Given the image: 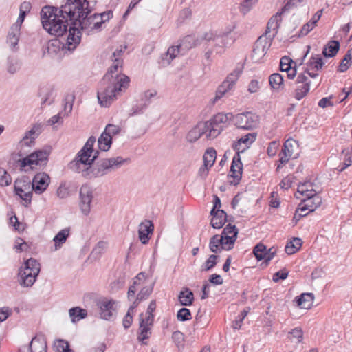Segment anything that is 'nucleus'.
<instances>
[{
  "instance_id": "15",
  "label": "nucleus",
  "mask_w": 352,
  "mask_h": 352,
  "mask_svg": "<svg viewBox=\"0 0 352 352\" xmlns=\"http://www.w3.org/2000/svg\"><path fill=\"white\" fill-rule=\"evenodd\" d=\"M310 80L305 73H300L296 78L297 87L294 91V98L300 100L307 96L310 90Z\"/></svg>"
},
{
  "instance_id": "8",
  "label": "nucleus",
  "mask_w": 352,
  "mask_h": 352,
  "mask_svg": "<svg viewBox=\"0 0 352 352\" xmlns=\"http://www.w3.org/2000/svg\"><path fill=\"white\" fill-rule=\"evenodd\" d=\"M242 71L243 67L238 66L232 72L227 76L226 80L219 86L216 91L215 97L212 100L213 104L233 89Z\"/></svg>"
},
{
  "instance_id": "18",
  "label": "nucleus",
  "mask_w": 352,
  "mask_h": 352,
  "mask_svg": "<svg viewBox=\"0 0 352 352\" xmlns=\"http://www.w3.org/2000/svg\"><path fill=\"white\" fill-rule=\"evenodd\" d=\"M50 178L45 173H37L33 178L32 183V190L36 194H42L49 186Z\"/></svg>"
},
{
  "instance_id": "56",
  "label": "nucleus",
  "mask_w": 352,
  "mask_h": 352,
  "mask_svg": "<svg viewBox=\"0 0 352 352\" xmlns=\"http://www.w3.org/2000/svg\"><path fill=\"white\" fill-rule=\"evenodd\" d=\"M218 256L212 254L209 256V258L206 261V262L202 265L203 271H209L212 267H214L217 264V259Z\"/></svg>"
},
{
  "instance_id": "39",
  "label": "nucleus",
  "mask_w": 352,
  "mask_h": 352,
  "mask_svg": "<svg viewBox=\"0 0 352 352\" xmlns=\"http://www.w3.org/2000/svg\"><path fill=\"white\" fill-rule=\"evenodd\" d=\"M112 144V138L109 135L103 132L98 140V145L100 150L107 151Z\"/></svg>"
},
{
  "instance_id": "37",
  "label": "nucleus",
  "mask_w": 352,
  "mask_h": 352,
  "mask_svg": "<svg viewBox=\"0 0 352 352\" xmlns=\"http://www.w3.org/2000/svg\"><path fill=\"white\" fill-rule=\"evenodd\" d=\"M269 82L274 90L279 91L283 87V77L278 73L271 74L269 77Z\"/></svg>"
},
{
  "instance_id": "26",
  "label": "nucleus",
  "mask_w": 352,
  "mask_h": 352,
  "mask_svg": "<svg viewBox=\"0 0 352 352\" xmlns=\"http://www.w3.org/2000/svg\"><path fill=\"white\" fill-rule=\"evenodd\" d=\"M242 170L243 164L241 161L240 155L235 154L230 167V172L232 173L230 176L236 179L237 182L241 179Z\"/></svg>"
},
{
  "instance_id": "60",
  "label": "nucleus",
  "mask_w": 352,
  "mask_h": 352,
  "mask_svg": "<svg viewBox=\"0 0 352 352\" xmlns=\"http://www.w3.org/2000/svg\"><path fill=\"white\" fill-rule=\"evenodd\" d=\"M308 0H289L288 2L282 8V12H286L292 8L293 7L300 6L306 3Z\"/></svg>"
},
{
  "instance_id": "58",
  "label": "nucleus",
  "mask_w": 352,
  "mask_h": 352,
  "mask_svg": "<svg viewBox=\"0 0 352 352\" xmlns=\"http://www.w3.org/2000/svg\"><path fill=\"white\" fill-rule=\"evenodd\" d=\"M236 234V238H237L238 230L235 226H232L230 223L228 224L223 230L221 236L224 237L232 236Z\"/></svg>"
},
{
  "instance_id": "16",
  "label": "nucleus",
  "mask_w": 352,
  "mask_h": 352,
  "mask_svg": "<svg viewBox=\"0 0 352 352\" xmlns=\"http://www.w3.org/2000/svg\"><path fill=\"white\" fill-rule=\"evenodd\" d=\"M47 343L42 336L34 337L29 345L20 347L19 352H47Z\"/></svg>"
},
{
  "instance_id": "41",
  "label": "nucleus",
  "mask_w": 352,
  "mask_h": 352,
  "mask_svg": "<svg viewBox=\"0 0 352 352\" xmlns=\"http://www.w3.org/2000/svg\"><path fill=\"white\" fill-rule=\"evenodd\" d=\"M302 245V240L300 238H293L292 241L287 243L285 250L287 254L296 253Z\"/></svg>"
},
{
  "instance_id": "1",
  "label": "nucleus",
  "mask_w": 352,
  "mask_h": 352,
  "mask_svg": "<svg viewBox=\"0 0 352 352\" xmlns=\"http://www.w3.org/2000/svg\"><path fill=\"white\" fill-rule=\"evenodd\" d=\"M91 10L87 0H66L60 8L47 6L42 8L41 19L43 28L51 35L63 36L67 30L69 22L80 27L88 34L101 29L97 14L89 16ZM99 22V20H98Z\"/></svg>"
},
{
  "instance_id": "23",
  "label": "nucleus",
  "mask_w": 352,
  "mask_h": 352,
  "mask_svg": "<svg viewBox=\"0 0 352 352\" xmlns=\"http://www.w3.org/2000/svg\"><path fill=\"white\" fill-rule=\"evenodd\" d=\"M30 186L29 184H23L19 186L17 182L14 185V191L16 195H19L20 198L24 201V206H28L32 201V192L30 190Z\"/></svg>"
},
{
  "instance_id": "12",
  "label": "nucleus",
  "mask_w": 352,
  "mask_h": 352,
  "mask_svg": "<svg viewBox=\"0 0 352 352\" xmlns=\"http://www.w3.org/2000/svg\"><path fill=\"white\" fill-rule=\"evenodd\" d=\"M80 209L82 213L87 216L91 211V204L93 199V190L88 185H82L80 189Z\"/></svg>"
},
{
  "instance_id": "11",
  "label": "nucleus",
  "mask_w": 352,
  "mask_h": 352,
  "mask_svg": "<svg viewBox=\"0 0 352 352\" xmlns=\"http://www.w3.org/2000/svg\"><path fill=\"white\" fill-rule=\"evenodd\" d=\"M202 40L206 43L214 44V51L217 54H221L224 51V47L228 44L227 34H217L214 32H206L202 36Z\"/></svg>"
},
{
  "instance_id": "28",
  "label": "nucleus",
  "mask_w": 352,
  "mask_h": 352,
  "mask_svg": "<svg viewBox=\"0 0 352 352\" xmlns=\"http://www.w3.org/2000/svg\"><path fill=\"white\" fill-rule=\"evenodd\" d=\"M157 95V91L155 90H147L144 92L142 100L144 102L143 107L139 109L138 107H133L132 109L131 116L136 115L142 113L143 110L146 109L151 103V98L155 97Z\"/></svg>"
},
{
  "instance_id": "6",
  "label": "nucleus",
  "mask_w": 352,
  "mask_h": 352,
  "mask_svg": "<svg viewBox=\"0 0 352 352\" xmlns=\"http://www.w3.org/2000/svg\"><path fill=\"white\" fill-rule=\"evenodd\" d=\"M48 151L38 150L19 160L18 164L21 170L28 171L33 170L36 166L45 164L48 159Z\"/></svg>"
},
{
  "instance_id": "32",
  "label": "nucleus",
  "mask_w": 352,
  "mask_h": 352,
  "mask_svg": "<svg viewBox=\"0 0 352 352\" xmlns=\"http://www.w3.org/2000/svg\"><path fill=\"white\" fill-rule=\"evenodd\" d=\"M203 41H205L202 40V36H201V38H195L194 36L188 35L181 41L179 45L181 48L189 50L193 47L201 45Z\"/></svg>"
},
{
  "instance_id": "35",
  "label": "nucleus",
  "mask_w": 352,
  "mask_h": 352,
  "mask_svg": "<svg viewBox=\"0 0 352 352\" xmlns=\"http://www.w3.org/2000/svg\"><path fill=\"white\" fill-rule=\"evenodd\" d=\"M69 315L73 323L78 322L81 319H84L87 316L86 309H82L80 307H72L69 310Z\"/></svg>"
},
{
  "instance_id": "30",
  "label": "nucleus",
  "mask_w": 352,
  "mask_h": 352,
  "mask_svg": "<svg viewBox=\"0 0 352 352\" xmlns=\"http://www.w3.org/2000/svg\"><path fill=\"white\" fill-rule=\"evenodd\" d=\"M179 48H181L180 45L170 47L167 52L162 56L161 65L163 67L168 65L179 53Z\"/></svg>"
},
{
  "instance_id": "19",
  "label": "nucleus",
  "mask_w": 352,
  "mask_h": 352,
  "mask_svg": "<svg viewBox=\"0 0 352 352\" xmlns=\"http://www.w3.org/2000/svg\"><path fill=\"white\" fill-rule=\"evenodd\" d=\"M97 305L100 308L101 318L107 320L113 318L115 312V301L104 298L99 300Z\"/></svg>"
},
{
  "instance_id": "20",
  "label": "nucleus",
  "mask_w": 352,
  "mask_h": 352,
  "mask_svg": "<svg viewBox=\"0 0 352 352\" xmlns=\"http://www.w3.org/2000/svg\"><path fill=\"white\" fill-rule=\"evenodd\" d=\"M209 130L207 124L205 122L198 123L193 129H192L186 136V140L189 142H195L200 138L202 135H206L207 138V133Z\"/></svg>"
},
{
  "instance_id": "45",
  "label": "nucleus",
  "mask_w": 352,
  "mask_h": 352,
  "mask_svg": "<svg viewBox=\"0 0 352 352\" xmlns=\"http://www.w3.org/2000/svg\"><path fill=\"white\" fill-rule=\"evenodd\" d=\"M288 338L296 344L300 343L303 338V332L300 327H296L289 332Z\"/></svg>"
},
{
  "instance_id": "48",
  "label": "nucleus",
  "mask_w": 352,
  "mask_h": 352,
  "mask_svg": "<svg viewBox=\"0 0 352 352\" xmlns=\"http://www.w3.org/2000/svg\"><path fill=\"white\" fill-rule=\"evenodd\" d=\"M292 155V151L288 148V142H286L279 154V161L281 164H286Z\"/></svg>"
},
{
  "instance_id": "54",
  "label": "nucleus",
  "mask_w": 352,
  "mask_h": 352,
  "mask_svg": "<svg viewBox=\"0 0 352 352\" xmlns=\"http://www.w3.org/2000/svg\"><path fill=\"white\" fill-rule=\"evenodd\" d=\"M12 182V178L7 171L0 168V186H9Z\"/></svg>"
},
{
  "instance_id": "13",
  "label": "nucleus",
  "mask_w": 352,
  "mask_h": 352,
  "mask_svg": "<svg viewBox=\"0 0 352 352\" xmlns=\"http://www.w3.org/2000/svg\"><path fill=\"white\" fill-rule=\"evenodd\" d=\"M306 185L311 186V183L307 182L300 184L298 187V192L300 193L301 195L307 197V199H304L305 202L311 204V208H313V210L314 211L317 208H318L321 205L322 199L320 197L316 195V192L314 189H305V186Z\"/></svg>"
},
{
  "instance_id": "27",
  "label": "nucleus",
  "mask_w": 352,
  "mask_h": 352,
  "mask_svg": "<svg viewBox=\"0 0 352 352\" xmlns=\"http://www.w3.org/2000/svg\"><path fill=\"white\" fill-rule=\"evenodd\" d=\"M20 34L21 28H19L18 25H12L10 27L7 36V43L12 50H14L18 45Z\"/></svg>"
},
{
  "instance_id": "33",
  "label": "nucleus",
  "mask_w": 352,
  "mask_h": 352,
  "mask_svg": "<svg viewBox=\"0 0 352 352\" xmlns=\"http://www.w3.org/2000/svg\"><path fill=\"white\" fill-rule=\"evenodd\" d=\"M324 65V62L321 55L317 54H312L307 63V68L315 69L317 72L322 69Z\"/></svg>"
},
{
  "instance_id": "40",
  "label": "nucleus",
  "mask_w": 352,
  "mask_h": 352,
  "mask_svg": "<svg viewBox=\"0 0 352 352\" xmlns=\"http://www.w3.org/2000/svg\"><path fill=\"white\" fill-rule=\"evenodd\" d=\"M154 283L144 287L137 295L133 303L137 302V306L139 302L146 299L152 293L153 290Z\"/></svg>"
},
{
  "instance_id": "34",
  "label": "nucleus",
  "mask_w": 352,
  "mask_h": 352,
  "mask_svg": "<svg viewBox=\"0 0 352 352\" xmlns=\"http://www.w3.org/2000/svg\"><path fill=\"white\" fill-rule=\"evenodd\" d=\"M70 234V228H66L59 231L54 237L55 250L60 249L63 243H65L67 239Z\"/></svg>"
},
{
  "instance_id": "62",
  "label": "nucleus",
  "mask_w": 352,
  "mask_h": 352,
  "mask_svg": "<svg viewBox=\"0 0 352 352\" xmlns=\"http://www.w3.org/2000/svg\"><path fill=\"white\" fill-rule=\"evenodd\" d=\"M177 317L179 321H187L191 318V313L188 309L183 307L178 311Z\"/></svg>"
},
{
  "instance_id": "49",
  "label": "nucleus",
  "mask_w": 352,
  "mask_h": 352,
  "mask_svg": "<svg viewBox=\"0 0 352 352\" xmlns=\"http://www.w3.org/2000/svg\"><path fill=\"white\" fill-rule=\"evenodd\" d=\"M137 307V302L133 303V305L129 308L126 314L124 316L122 324L124 329H128L132 324L133 322V316L131 313L133 311L134 309Z\"/></svg>"
},
{
  "instance_id": "63",
  "label": "nucleus",
  "mask_w": 352,
  "mask_h": 352,
  "mask_svg": "<svg viewBox=\"0 0 352 352\" xmlns=\"http://www.w3.org/2000/svg\"><path fill=\"white\" fill-rule=\"evenodd\" d=\"M120 131L121 128L119 126L109 124L106 126L104 132L112 138V136L120 133Z\"/></svg>"
},
{
  "instance_id": "51",
  "label": "nucleus",
  "mask_w": 352,
  "mask_h": 352,
  "mask_svg": "<svg viewBox=\"0 0 352 352\" xmlns=\"http://www.w3.org/2000/svg\"><path fill=\"white\" fill-rule=\"evenodd\" d=\"M267 248L263 243L257 244L253 250V253L258 261L263 260Z\"/></svg>"
},
{
  "instance_id": "24",
  "label": "nucleus",
  "mask_w": 352,
  "mask_h": 352,
  "mask_svg": "<svg viewBox=\"0 0 352 352\" xmlns=\"http://www.w3.org/2000/svg\"><path fill=\"white\" fill-rule=\"evenodd\" d=\"M210 215L212 217L210 224L215 229L221 228L226 222L227 214L223 210H211Z\"/></svg>"
},
{
  "instance_id": "17",
  "label": "nucleus",
  "mask_w": 352,
  "mask_h": 352,
  "mask_svg": "<svg viewBox=\"0 0 352 352\" xmlns=\"http://www.w3.org/2000/svg\"><path fill=\"white\" fill-rule=\"evenodd\" d=\"M257 134L256 133H250L239 138L232 144L233 149L236 154L240 155L250 148L251 144L256 140Z\"/></svg>"
},
{
  "instance_id": "64",
  "label": "nucleus",
  "mask_w": 352,
  "mask_h": 352,
  "mask_svg": "<svg viewBox=\"0 0 352 352\" xmlns=\"http://www.w3.org/2000/svg\"><path fill=\"white\" fill-rule=\"evenodd\" d=\"M56 195L60 199H65L69 197V191L65 184H61L57 189Z\"/></svg>"
},
{
  "instance_id": "14",
  "label": "nucleus",
  "mask_w": 352,
  "mask_h": 352,
  "mask_svg": "<svg viewBox=\"0 0 352 352\" xmlns=\"http://www.w3.org/2000/svg\"><path fill=\"white\" fill-rule=\"evenodd\" d=\"M271 43V38L263 35L258 37L254 43V47L252 50V59L257 62L263 58L270 47Z\"/></svg>"
},
{
  "instance_id": "59",
  "label": "nucleus",
  "mask_w": 352,
  "mask_h": 352,
  "mask_svg": "<svg viewBox=\"0 0 352 352\" xmlns=\"http://www.w3.org/2000/svg\"><path fill=\"white\" fill-rule=\"evenodd\" d=\"M112 16H113V12L111 11L104 12L101 14H97L96 19L98 21L99 20V22L97 21L95 23V25H100V26L102 27V25L104 22L109 21Z\"/></svg>"
},
{
  "instance_id": "31",
  "label": "nucleus",
  "mask_w": 352,
  "mask_h": 352,
  "mask_svg": "<svg viewBox=\"0 0 352 352\" xmlns=\"http://www.w3.org/2000/svg\"><path fill=\"white\" fill-rule=\"evenodd\" d=\"M340 49V43L338 41H330L323 48L322 54L326 58L335 56Z\"/></svg>"
},
{
  "instance_id": "61",
  "label": "nucleus",
  "mask_w": 352,
  "mask_h": 352,
  "mask_svg": "<svg viewBox=\"0 0 352 352\" xmlns=\"http://www.w3.org/2000/svg\"><path fill=\"white\" fill-rule=\"evenodd\" d=\"M250 308L247 307L245 309H243L241 314L238 316L237 318L235 320L234 324H233V328L235 329H239L241 327V323L244 318L248 315Z\"/></svg>"
},
{
  "instance_id": "38",
  "label": "nucleus",
  "mask_w": 352,
  "mask_h": 352,
  "mask_svg": "<svg viewBox=\"0 0 352 352\" xmlns=\"http://www.w3.org/2000/svg\"><path fill=\"white\" fill-rule=\"evenodd\" d=\"M40 129L39 125H34L30 131H27L22 140L25 146H30L34 140L38 137V133L36 131Z\"/></svg>"
},
{
  "instance_id": "10",
  "label": "nucleus",
  "mask_w": 352,
  "mask_h": 352,
  "mask_svg": "<svg viewBox=\"0 0 352 352\" xmlns=\"http://www.w3.org/2000/svg\"><path fill=\"white\" fill-rule=\"evenodd\" d=\"M69 33L66 39L64 38L61 41L62 49L69 52L74 51L80 44L81 41V32L77 25H73L72 23H69Z\"/></svg>"
},
{
  "instance_id": "52",
  "label": "nucleus",
  "mask_w": 352,
  "mask_h": 352,
  "mask_svg": "<svg viewBox=\"0 0 352 352\" xmlns=\"http://www.w3.org/2000/svg\"><path fill=\"white\" fill-rule=\"evenodd\" d=\"M20 69L19 61L14 58H10L8 60L7 71L11 74L16 73Z\"/></svg>"
},
{
  "instance_id": "36",
  "label": "nucleus",
  "mask_w": 352,
  "mask_h": 352,
  "mask_svg": "<svg viewBox=\"0 0 352 352\" xmlns=\"http://www.w3.org/2000/svg\"><path fill=\"white\" fill-rule=\"evenodd\" d=\"M178 298L182 305L189 306L192 303L194 295L188 288H185L184 290L179 292Z\"/></svg>"
},
{
  "instance_id": "42",
  "label": "nucleus",
  "mask_w": 352,
  "mask_h": 352,
  "mask_svg": "<svg viewBox=\"0 0 352 352\" xmlns=\"http://www.w3.org/2000/svg\"><path fill=\"white\" fill-rule=\"evenodd\" d=\"M75 100V95L73 92H69L65 95V99H64V112L63 116H68L73 108V103Z\"/></svg>"
},
{
  "instance_id": "21",
  "label": "nucleus",
  "mask_w": 352,
  "mask_h": 352,
  "mask_svg": "<svg viewBox=\"0 0 352 352\" xmlns=\"http://www.w3.org/2000/svg\"><path fill=\"white\" fill-rule=\"evenodd\" d=\"M154 230V225L152 221L146 220L139 225L138 236L142 244L148 243L149 241V235L151 234Z\"/></svg>"
},
{
  "instance_id": "3",
  "label": "nucleus",
  "mask_w": 352,
  "mask_h": 352,
  "mask_svg": "<svg viewBox=\"0 0 352 352\" xmlns=\"http://www.w3.org/2000/svg\"><path fill=\"white\" fill-rule=\"evenodd\" d=\"M95 142L96 138L90 137L84 146L78 151L76 157L68 165L71 170L81 174L87 179H89L93 164L99 154L98 151L94 149Z\"/></svg>"
},
{
  "instance_id": "57",
  "label": "nucleus",
  "mask_w": 352,
  "mask_h": 352,
  "mask_svg": "<svg viewBox=\"0 0 352 352\" xmlns=\"http://www.w3.org/2000/svg\"><path fill=\"white\" fill-rule=\"evenodd\" d=\"M297 210L300 211V213L299 214V217H305L309 212H314L313 208H311V204L305 203L304 200L302 201V202L299 204Z\"/></svg>"
},
{
  "instance_id": "50",
  "label": "nucleus",
  "mask_w": 352,
  "mask_h": 352,
  "mask_svg": "<svg viewBox=\"0 0 352 352\" xmlns=\"http://www.w3.org/2000/svg\"><path fill=\"white\" fill-rule=\"evenodd\" d=\"M223 239L222 244H221V249L226 250H230L233 248L234 244L236 240V234L232 236H226L224 237L223 236H221Z\"/></svg>"
},
{
  "instance_id": "46",
  "label": "nucleus",
  "mask_w": 352,
  "mask_h": 352,
  "mask_svg": "<svg viewBox=\"0 0 352 352\" xmlns=\"http://www.w3.org/2000/svg\"><path fill=\"white\" fill-rule=\"evenodd\" d=\"M216 155L217 153L214 149H208L204 155V164H206V166H209V167L212 166L215 162Z\"/></svg>"
},
{
  "instance_id": "7",
  "label": "nucleus",
  "mask_w": 352,
  "mask_h": 352,
  "mask_svg": "<svg viewBox=\"0 0 352 352\" xmlns=\"http://www.w3.org/2000/svg\"><path fill=\"white\" fill-rule=\"evenodd\" d=\"M231 119L233 120V115L232 113L225 114L219 113L210 120L204 122L209 130L208 133H207V138L211 140L217 138L223 130V124Z\"/></svg>"
},
{
  "instance_id": "53",
  "label": "nucleus",
  "mask_w": 352,
  "mask_h": 352,
  "mask_svg": "<svg viewBox=\"0 0 352 352\" xmlns=\"http://www.w3.org/2000/svg\"><path fill=\"white\" fill-rule=\"evenodd\" d=\"M107 248V243L104 241H99L91 252V254L95 258L100 256Z\"/></svg>"
},
{
  "instance_id": "5",
  "label": "nucleus",
  "mask_w": 352,
  "mask_h": 352,
  "mask_svg": "<svg viewBox=\"0 0 352 352\" xmlns=\"http://www.w3.org/2000/svg\"><path fill=\"white\" fill-rule=\"evenodd\" d=\"M40 272V263L33 258L28 259L24 263V267L19 269V282L24 287H30L36 281Z\"/></svg>"
},
{
  "instance_id": "4",
  "label": "nucleus",
  "mask_w": 352,
  "mask_h": 352,
  "mask_svg": "<svg viewBox=\"0 0 352 352\" xmlns=\"http://www.w3.org/2000/svg\"><path fill=\"white\" fill-rule=\"evenodd\" d=\"M128 161L129 159H124L120 156L101 159L94 163L89 179L103 177L107 173L118 169Z\"/></svg>"
},
{
  "instance_id": "2",
  "label": "nucleus",
  "mask_w": 352,
  "mask_h": 352,
  "mask_svg": "<svg viewBox=\"0 0 352 352\" xmlns=\"http://www.w3.org/2000/svg\"><path fill=\"white\" fill-rule=\"evenodd\" d=\"M126 45H121L111 56L113 65L104 76L97 97L102 107H108L116 99L117 95L125 91L129 85L130 78L122 73V58L126 50Z\"/></svg>"
},
{
  "instance_id": "55",
  "label": "nucleus",
  "mask_w": 352,
  "mask_h": 352,
  "mask_svg": "<svg viewBox=\"0 0 352 352\" xmlns=\"http://www.w3.org/2000/svg\"><path fill=\"white\" fill-rule=\"evenodd\" d=\"M256 0H243L241 3L240 11L245 15L249 12L256 3Z\"/></svg>"
},
{
  "instance_id": "22",
  "label": "nucleus",
  "mask_w": 352,
  "mask_h": 352,
  "mask_svg": "<svg viewBox=\"0 0 352 352\" xmlns=\"http://www.w3.org/2000/svg\"><path fill=\"white\" fill-rule=\"evenodd\" d=\"M283 12L281 11L280 13L272 16L267 23V28L265 30V35L268 38H271V40L276 36L278 32V29L281 22V14Z\"/></svg>"
},
{
  "instance_id": "9",
  "label": "nucleus",
  "mask_w": 352,
  "mask_h": 352,
  "mask_svg": "<svg viewBox=\"0 0 352 352\" xmlns=\"http://www.w3.org/2000/svg\"><path fill=\"white\" fill-rule=\"evenodd\" d=\"M234 125L241 129L252 130L258 124V117L252 112H245L233 116Z\"/></svg>"
},
{
  "instance_id": "44",
  "label": "nucleus",
  "mask_w": 352,
  "mask_h": 352,
  "mask_svg": "<svg viewBox=\"0 0 352 352\" xmlns=\"http://www.w3.org/2000/svg\"><path fill=\"white\" fill-rule=\"evenodd\" d=\"M143 314L140 315V333L138 336V339L140 341H143L144 340L148 339L149 338L150 327L149 325L145 324V320L142 319Z\"/></svg>"
},
{
  "instance_id": "29",
  "label": "nucleus",
  "mask_w": 352,
  "mask_h": 352,
  "mask_svg": "<svg viewBox=\"0 0 352 352\" xmlns=\"http://www.w3.org/2000/svg\"><path fill=\"white\" fill-rule=\"evenodd\" d=\"M314 296L312 293H303L296 298L297 305L302 309H308L314 303Z\"/></svg>"
},
{
  "instance_id": "25",
  "label": "nucleus",
  "mask_w": 352,
  "mask_h": 352,
  "mask_svg": "<svg viewBox=\"0 0 352 352\" xmlns=\"http://www.w3.org/2000/svg\"><path fill=\"white\" fill-rule=\"evenodd\" d=\"M292 64L296 63L288 56H283L280 60V69L282 72H285L290 79H293L296 75L295 66L292 67Z\"/></svg>"
},
{
  "instance_id": "43",
  "label": "nucleus",
  "mask_w": 352,
  "mask_h": 352,
  "mask_svg": "<svg viewBox=\"0 0 352 352\" xmlns=\"http://www.w3.org/2000/svg\"><path fill=\"white\" fill-rule=\"evenodd\" d=\"M352 63V49H349L342 58L338 71L339 72H346Z\"/></svg>"
},
{
  "instance_id": "47",
  "label": "nucleus",
  "mask_w": 352,
  "mask_h": 352,
  "mask_svg": "<svg viewBox=\"0 0 352 352\" xmlns=\"http://www.w3.org/2000/svg\"><path fill=\"white\" fill-rule=\"evenodd\" d=\"M223 239L221 235H214L213 236L210 241V249L212 252H217L219 250L221 249Z\"/></svg>"
}]
</instances>
